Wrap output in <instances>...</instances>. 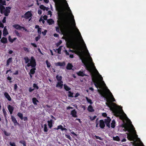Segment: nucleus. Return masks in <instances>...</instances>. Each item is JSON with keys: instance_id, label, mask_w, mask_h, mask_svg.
<instances>
[{"instance_id": "a18cd8bd", "label": "nucleus", "mask_w": 146, "mask_h": 146, "mask_svg": "<svg viewBox=\"0 0 146 146\" xmlns=\"http://www.w3.org/2000/svg\"><path fill=\"white\" fill-rule=\"evenodd\" d=\"M33 87L34 88H35L37 90L39 88V87L38 86L37 84L35 83L33 84Z\"/></svg>"}, {"instance_id": "9d476101", "label": "nucleus", "mask_w": 146, "mask_h": 146, "mask_svg": "<svg viewBox=\"0 0 146 146\" xmlns=\"http://www.w3.org/2000/svg\"><path fill=\"white\" fill-rule=\"evenodd\" d=\"M76 30H77V31L78 33V34L79 35L80 37V38H81V40L82 42H83L84 44V45H85V48H86V51L89 54V52H88V50L87 49L86 47V44L84 43V41L83 39H82V36L81 35V34H80V32H79L78 29L77 28H76Z\"/></svg>"}, {"instance_id": "cd10ccee", "label": "nucleus", "mask_w": 146, "mask_h": 146, "mask_svg": "<svg viewBox=\"0 0 146 146\" xmlns=\"http://www.w3.org/2000/svg\"><path fill=\"white\" fill-rule=\"evenodd\" d=\"M71 18L73 22V25L74 27H76V23L74 19V17L73 15L71 13Z\"/></svg>"}, {"instance_id": "b1692460", "label": "nucleus", "mask_w": 146, "mask_h": 146, "mask_svg": "<svg viewBox=\"0 0 146 146\" xmlns=\"http://www.w3.org/2000/svg\"><path fill=\"white\" fill-rule=\"evenodd\" d=\"M77 75L79 76H81L82 77L84 76H87L83 72L80 71L79 72L77 73Z\"/></svg>"}, {"instance_id": "ddd939ff", "label": "nucleus", "mask_w": 146, "mask_h": 146, "mask_svg": "<svg viewBox=\"0 0 146 146\" xmlns=\"http://www.w3.org/2000/svg\"><path fill=\"white\" fill-rule=\"evenodd\" d=\"M100 127L102 129H104L105 127V123L103 120H100L99 121Z\"/></svg>"}, {"instance_id": "a19ab883", "label": "nucleus", "mask_w": 146, "mask_h": 146, "mask_svg": "<svg viewBox=\"0 0 146 146\" xmlns=\"http://www.w3.org/2000/svg\"><path fill=\"white\" fill-rule=\"evenodd\" d=\"M62 46H60L59 48L58 49H57V52L58 53L60 54H61V51L62 48Z\"/></svg>"}, {"instance_id": "f03ea898", "label": "nucleus", "mask_w": 146, "mask_h": 146, "mask_svg": "<svg viewBox=\"0 0 146 146\" xmlns=\"http://www.w3.org/2000/svg\"><path fill=\"white\" fill-rule=\"evenodd\" d=\"M107 101L109 103L106 104L107 106L112 109L113 112L116 116L119 117L120 119L122 120H124L125 117H127L126 115L124 113L121 108L117 106L115 103L111 104L108 98Z\"/></svg>"}, {"instance_id": "f8f14e48", "label": "nucleus", "mask_w": 146, "mask_h": 146, "mask_svg": "<svg viewBox=\"0 0 146 146\" xmlns=\"http://www.w3.org/2000/svg\"><path fill=\"white\" fill-rule=\"evenodd\" d=\"M54 121L52 119H50V120H48L47 121L48 123V125L50 128H51L53 126V124L54 123Z\"/></svg>"}, {"instance_id": "3c124183", "label": "nucleus", "mask_w": 146, "mask_h": 146, "mask_svg": "<svg viewBox=\"0 0 146 146\" xmlns=\"http://www.w3.org/2000/svg\"><path fill=\"white\" fill-rule=\"evenodd\" d=\"M62 42L61 40H60L56 44V46L57 47H58L60 45Z\"/></svg>"}, {"instance_id": "aec40b11", "label": "nucleus", "mask_w": 146, "mask_h": 146, "mask_svg": "<svg viewBox=\"0 0 146 146\" xmlns=\"http://www.w3.org/2000/svg\"><path fill=\"white\" fill-rule=\"evenodd\" d=\"M8 34V32L7 31V29L6 28V27H5L3 31V36H6V35Z\"/></svg>"}, {"instance_id": "5fc2aeb1", "label": "nucleus", "mask_w": 146, "mask_h": 146, "mask_svg": "<svg viewBox=\"0 0 146 146\" xmlns=\"http://www.w3.org/2000/svg\"><path fill=\"white\" fill-rule=\"evenodd\" d=\"M37 30V32L38 33L39 35H40L41 34V28H38V29Z\"/></svg>"}, {"instance_id": "37998d69", "label": "nucleus", "mask_w": 146, "mask_h": 146, "mask_svg": "<svg viewBox=\"0 0 146 146\" xmlns=\"http://www.w3.org/2000/svg\"><path fill=\"white\" fill-rule=\"evenodd\" d=\"M46 63L47 65V67L49 68H50L51 66V64L50 62H48V60H46Z\"/></svg>"}, {"instance_id": "680f3d73", "label": "nucleus", "mask_w": 146, "mask_h": 146, "mask_svg": "<svg viewBox=\"0 0 146 146\" xmlns=\"http://www.w3.org/2000/svg\"><path fill=\"white\" fill-rule=\"evenodd\" d=\"M66 137L69 139L70 140L72 141V139L69 135H66Z\"/></svg>"}, {"instance_id": "8fccbe9b", "label": "nucleus", "mask_w": 146, "mask_h": 146, "mask_svg": "<svg viewBox=\"0 0 146 146\" xmlns=\"http://www.w3.org/2000/svg\"><path fill=\"white\" fill-rule=\"evenodd\" d=\"M96 116H94L93 117H90V118L91 121H93L96 118Z\"/></svg>"}, {"instance_id": "6e6d98bb", "label": "nucleus", "mask_w": 146, "mask_h": 146, "mask_svg": "<svg viewBox=\"0 0 146 146\" xmlns=\"http://www.w3.org/2000/svg\"><path fill=\"white\" fill-rule=\"evenodd\" d=\"M6 17H4L3 19L2 20V22L3 23H6Z\"/></svg>"}, {"instance_id": "864d4df0", "label": "nucleus", "mask_w": 146, "mask_h": 146, "mask_svg": "<svg viewBox=\"0 0 146 146\" xmlns=\"http://www.w3.org/2000/svg\"><path fill=\"white\" fill-rule=\"evenodd\" d=\"M23 49L25 51H26L27 52H29V49L26 47H24L23 48Z\"/></svg>"}, {"instance_id": "c85d7f7f", "label": "nucleus", "mask_w": 146, "mask_h": 146, "mask_svg": "<svg viewBox=\"0 0 146 146\" xmlns=\"http://www.w3.org/2000/svg\"><path fill=\"white\" fill-rule=\"evenodd\" d=\"M56 78L58 82H61L62 79V77L61 76H59L58 75H57L56 76Z\"/></svg>"}, {"instance_id": "2eb2a0df", "label": "nucleus", "mask_w": 146, "mask_h": 146, "mask_svg": "<svg viewBox=\"0 0 146 146\" xmlns=\"http://www.w3.org/2000/svg\"><path fill=\"white\" fill-rule=\"evenodd\" d=\"M77 112L75 110H74L71 111V115L72 116L74 117H78L77 115Z\"/></svg>"}, {"instance_id": "4d7b16f0", "label": "nucleus", "mask_w": 146, "mask_h": 146, "mask_svg": "<svg viewBox=\"0 0 146 146\" xmlns=\"http://www.w3.org/2000/svg\"><path fill=\"white\" fill-rule=\"evenodd\" d=\"M47 32V31L45 30L44 31L42 32V33L43 35L44 36L46 35V33Z\"/></svg>"}, {"instance_id": "473e14b6", "label": "nucleus", "mask_w": 146, "mask_h": 146, "mask_svg": "<svg viewBox=\"0 0 146 146\" xmlns=\"http://www.w3.org/2000/svg\"><path fill=\"white\" fill-rule=\"evenodd\" d=\"M64 89L67 91H68L70 90L71 88L67 85L64 84Z\"/></svg>"}, {"instance_id": "774afa93", "label": "nucleus", "mask_w": 146, "mask_h": 146, "mask_svg": "<svg viewBox=\"0 0 146 146\" xmlns=\"http://www.w3.org/2000/svg\"><path fill=\"white\" fill-rule=\"evenodd\" d=\"M23 119L24 121H26L28 120V118L26 117H23Z\"/></svg>"}, {"instance_id": "9b49d317", "label": "nucleus", "mask_w": 146, "mask_h": 146, "mask_svg": "<svg viewBox=\"0 0 146 146\" xmlns=\"http://www.w3.org/2000/svg\"><path fill=\"white\" fill-rule=\"evenodd\" d=\"M11 119L14 124V125H19V123L17 122L16 119L15 118V117L13 115H11Z\"/></svg>"}, {"instance_id": "4be33fe9", "label": "nucleus", "mask_w": 146, "mask_h": 146, "mask_svg": "<svg viewBox=\"0 0 146 146\" xmlns=\"http://www.w3.org/2000/svg\"><path fill=\"white\" fill-rule=\"evenodd\" d=\"M1 42L4 44H5L7 42V38L5 37H3L1 40Z\"/></svg>"}, {"instance_id": "0eeeda50", "label": "nucleus", "mask_w": 146, "mask_h": 146, "mask_svg": "<svg viewBox=\"0 0 146 146\" xmlns=\"http://www.w3.org/2000/svg\"><path fill=\"white\" fill-rule=\"evenodd\" d=\"M32 14L31 11H28L26 12L23 15L21 16L22 18H24L26 19H29V21H30L32 18Z\"/></svg>"}, {"instance_id": "bb28decb", "label": "nucleus", "mask_w": 146, "mask_h": 146, "mask_svg": "<svg viewBox=\"0 0 146 146\" xmlns=\"http://www.w3.org/2000/svg\"><path fill=\"white\" fill-rule=\"evenodd\" d=\"M17 39V38H13L12 39L10 36H9L8 37L9 40L10 42L12 43H13L14 41L16 40Z\"/></svg>"}, {"instance_id": "de8ad7c7", "label": "nucleus", "mask_w": 146, "mask_h": 146, "mask_svg": "<svg viewBox=\"0 0 146 146\" xmlns=\"http://www.w3.org/2000/svg\"><path fill=\"white\" fill-rule=\"evenodd\" d=\"M15 34L17 36H18V37H21V36L20 35V34L16 30H15Z\"/></svg>"}, {"instance_id": "13d9d810", "label": "nucleus", "mask_w": 146, "mask_h": 146, "mask_svg": "<svg viewBox=\"0 0 146 146\" xmlns=\"http://www.w3.org/2000/svg\"><path fill=\"white\" fill-rule=\"evenodd\" d=\"M17 86L16 84H14V90L15 91L16 90L17 88Z\"/></svg>"}, {"instance_id": "1a4fd4ad", "label": "nucleus", "mask_w": 146, "mask_h": 146, "mask_svg": "<svg viewBox=\"0 0 146 146\" xmlns=\"http://www.w3.org/2000/svg\"><path fill=\"white\" fill-rule=\"evenodd\" d=\"M111 120V119L109 117H107V119H105L104 123L106 124V126L109 128L110 127V123Z\"/></svg>"}, {"instance_id": "7ed1b4c3", "label": "nucleus", "mask_w": 146, "mask_h": 146, "mask_svg": "<svg viewBox=\"0 0 146 146\" xmlns=\"http://www.w3.org/2000/svg\"><path fill=\"white\" fill-rule=\"evenodd\" d=\"M6 5V1L5 0H0V12L1 14H4L6 17L10 13L11 7H5L4 5Z\"/></svg>"}, {"instance_id": "58836bf2", "label": "nucleus", "mask_w": 146, "mask_h": 146, "mask_svg": "<svg viewBox=\"0 0 146 146\" xmlns=\"http://www.w3.org/2000/svg\"><path fill=\"white\" fill-rule=\"evenodd\" d=\"M68 97H74V96H73V93L71 91H69L68 92Z\"/></svg>"}, {"instance_id": "4468645a", "label": "nucleus", "mask_w": 146, "mask_h": 146, "mask_svg": "<svg viewBox=\"0 0 146 146\" xmlns=\"http://www.w3.org/2000/svg\"><path fill=\"white\" fill-rule=\"evenodd\" d=\"M8 109L11 114H12L14 109V108L10 105H9L7 107Z\"/></svg>"}, {"instance_id": "49530a36", "label": "nucleus", "mask_w": 146, "mask_h": 146, "mask_svg": "<svg viewBox=\"0 0 146 146\" xmlns=\"http://www.w3.org/2000/svg\"><path fill=\"white\" fill-rule=\"evenodd\" d=\"M94 136V137H95V138L96 139H99L100 140H102V141L103 140V138H101V137H99L98 136L95 135Z\"/></svg>"}, {"instance_id": "f704fd0d", "label": "nucleus", "mask_w": 146, "mask_h": 146, "mask_svg": "<svg viewBox=\"0 0 146 146\" xmlns=\"http://www.w3.org/2000/svg\"><path fill=\"white\" fill-rule=\"evenodd\" d=\"M113 139L114 141H120V139L118 136H116L115 137H113Z\"/></svg>"}, {"instance_id": "0e129e2a", "label": "nucleus", "mask_w": 146, "mask_h": 146, "mask_svg": "<svg viewBox=\"0 0 146 146\" xmlns=\"http://www.w3.org/2000/svg\"><path fill=\"white\" fill-rule=\"evenodd\" d=\"M34 90V89H32L31 87H30L29 89V91L31 92Z\"/></svg>"}, {"instance_id": "a211bd4d", "label": "nucleus", "mask_w": 146, "mask_h": 146, "mask_svg": "<svg viewBox=\"0 0 146 146\" xmlns=\"http://www.w3.org/2000/svg\"><path fill=\"white\" fill-rule=\"evenodd\" d=\"M65 65V63L63 62H58L55 64V65L56 66H64Z\"/></svg>"}, {"instance_id": "72a5a7b5", "label": "nucleus", "mask_w": 146, "mask_h": 146, "mask_svg": "<svg viewBox=\"0 0 146 146\" xmlns=\"http://www.w3.org/2000/svg\"><path fill=\"white\" fill-rule=\"evenodd\" d=\"M115 121L114 120H113L112 121V122L111 123V127L112 128H114L115 127Z\"/></svg>"}, {"instance_id": "20e7f679", "label": "nucleus", "mask_w": 146, "mask_h": 146, "mask_svg": "<svg viewBox=\"0 0 146 146\" xmlns=\"http://www.w3.org/2000/svg\"><path fill=\"white\" fill-rule=\"evenodd\" d=\"M131 123L130 127L127 128L126 131H127L128 132L134 134L133 135L132 133H127V138L128 140L130 141H134L135 138H137L138 135L136 134V132L133 125L131 124Z\"/></svg>"}, {"instance_id": "423d86ee", "label": "nucleus", "mask_w": 146, "mask_h": 146, "mask_svg": "<svg viewBox=\"0 0 146 146\" xmlns=\"http://www.w3.org/2000/svg\"><path fill=\"white\" fill-rule=\"evenodd\" d=\"M36 65V63L35 60L33 57L32 56L31 58L29 63H28L27 66H25V68L27 69V66L28 67L31 66L32 68L30 70V72L29 73L31 74H33L35 73V70H36L35 67Z\"/></svg>"}, {"instance_id": "79ce46f5", "label": "nucleus", "mask_w": 146, "mask_h": 146, "mask_svg": "<svg viewBox=\"0 0 146 146\" xmlns=\"http://www.w3.org/2000/svg\"><path fill=\"white\" fill-rule=\"evenodd\" d=\"M40 8L44 11L45 10L46 7L44 6V5H41L40 6Z\"/></svg>"}, {"instance_id": "09e8293b", "label": "nucleus", "mask_w": 146, "mask_h": 146, "mask_svg": "<svg viewBox=\"0 0 146 146\" xmlns=\"http://www.w3.org/2000/svg\"><path fill=\"white\" fill-rule=\"evenodd\" d=\"M40 35H38V36L37 37H35V40L36 41H37L40 39Z\"/></svg>"}, {"instance_id": "5701e85b", "label": "nucleus", "mask_w": 146, "mask_h": 146, "mask_svg": "<svg viewBox=\"0 0 146 146\" xmlns=\"http://www.w3.org/2000/svg\"><path fill=\"white\" fill-rule=\"evenodd\" d=\"M73 66L72 64L70 63H68L66 67V68L67 70H70L72 69Z\"/></svg>"}, {"instance_id": "c9c22d12", "label": "nucleus", "mask_w": 146, "mask_h": 146, "mask_svg": "<svg viewBox=\"0 0 146 146\" xmlns=\"http://www.w3.org/2000/svg\"><path fill=\"white\" fill-rule=\"evenodd\" d=\"M48 129L47 127L46 124H45L44 125V132H47L48 131Z\"/></svg>"}, {"instance_id": "ea45409f", "label": "nucleus", "mask_w": 146, "mask_h": 146, "mask_svg": "<svg viewBox=\"0 0 146 146\" xmlns=\"http://www.w3.org/2000/svg\"><path fill=\"white\" fill-rule=\"evenodd\" d=\"M86 99L88 103H89L90 104H92L93 103L91 100L89 99L87 97H86Z\"/></svg>"}, {"instance_id": "393cba45", "label": "nucleus", "mask_w": 146, "mask_h": 146, "mask_svg": "<svg viewBox=\"0 0 146 146\" xmlns=\"http://www.w3.org/2000/svg\"><path fill=\"white\" fill-rule=\"evenodd\" d=\"M33 103L35 105H37V102H39V101L35 98H33L32 99Z\"/></svg>"}, {"instance_id": "412c9836", "label": "nucleus", "mask_w": 146, "mask_h": 146, "mask_svg": "<svg viewBox=\"0 0 146 146\" xmlns=\"http://www.w3.org/2000/svg\"><path fill=\"white\" fill-rule=\"evenodd\" d=\"M88 110L89 112H93L94 111V110L93 109L92 106L90 105H89L88 106Z\"/></svg>"}, {"instance_id": "bf43d9fd", "label": "nucleus", "mask_w": 146, "mask_h": 146, "mask_svg": "<svg viewBox=\"0 0 146 146\" xmlns=\"http://www.w3.org/2000/svg\"><path fill=\"white\" fill-rule=\"evenodd\" d=\"M31 44L34 47L36 48L37 47V45L35 43H31Z\"/></svg>"}, {"instance_id": "f257e3e1", "label": "nucleus", "mask_w": 146, "mask_h": 146, "mask_svg": "<svg viewBox=\"0 0 146 146\" xmlns=\"http://www.w3.org/2000/svg\"><path fill=\"white\" fill-rule=\"evenodd\" d=\"M85 65L86 70L91 73L92 80L95 87L98 89V92L102 97L106 99V101L107 102L106 103V105H107L106 104L107 103H109L107 101V98L110 100V102H111V104L114 103H112V102H115V100L110 90L108 89H107V90H105L101 91L98 89V88H100V84L98 81L96 77L92 74V70L91 68V66L87 64Z\"/></svg>"}, {"instance_id": "2f4dec72", "label": "nucleus", "mask_w": 146, "mask_h": 146, "mask_svg": "<svg viewBox=\"0 0 146 146\" xmlns=\"http://www.w3.org/2000/svg\"><path fill=\"white\" fill-rule=\"evenodd\" d=\"M24 59L25 61V63L26 64H28V63H29V61H30L31 60H30V59H29L28 57H24Z\"/></svg>"}, {"instance_id": "052dcab7", "label": "nucleus", "mask_w": 146, "mask_h": 146, "mask_svg": "<svg viewBox=\"0 0 146 146\" xmlns=\"http://www.w3.org/2000/svg\"><path fill=\"white\" fill-rule=\"evenodd\" d=\"M9 144L10 145H11V146H16L15 143L14 142H10Z\"/></svg>"}, {"instance_id": "e433bc0d", "label": "nucleus", "mask_w": 146, "mask_h": 146, "mask_svg": "<svg viewBox=\"0 0 146 146\" xmlns=\"http://www.w3.org/2000/svg\"><path fill=\"white\" fill-rule=\"evenodd\" d=\"M19 143L23 144V146H27L26 141L24 140H22L19 141Z\"/></svg>"}, {"instance_id": "338daca9", "label": "nucleus", "mask_w": 146, "mask_h": 146, "mask_svg": "<svg viewBox=\"0 0 146 146\" xmlns=\"http://www.w3.org/2000/svg\"><path fill=\"white\" fill-rule=\"evenodd\" d=\"M38 13L40 15L42 14V11L41 10L39 9L38 11Z\"/></svg>"}, {"instance_id": "7c9ffc66", "label": "nucleus", "mask_w": 146, "mask_h": 146, "mask_svg": "<svg viewBox=\"0 0 146 146\" xmlns=\"http://www.w3.org/2000/svg\"><path fill=\"white\" fill-rule=\"evenodd\" d=\"M17 116L20 118L22 120L23 119V114L20 113L18 112L17 114Z\"/></svg>"}, {"instance_id": "c756f323", "label": "nucleus", "mask_w": 146, "mask_h": 146, "mask_svg": "<svg viewBox=\"0 0 146 146\" xmlns=\"http://www.w3.org/2000/svg\"><path fill=\"white\" fill-rule=\"evenodd\" d=\"M2 110L5 118L6 119L7 118V113L4 108H3Z\"/></svg>"}, {"instance_id": "f3484780", "label": "nucleus", "mask_w": 146, "mask_h": 146, "mask_svg": "<svg viewBox=\"0 0 146 146\" xmlns=\"http://www.w3.org/2000/svg\"><path fill=\"white\" fill-rule=\"evenodd\" d=\"M4 95L5 97L7 98L9 101H11V98L8 93L5 92L4 93Z\"/></svg>"}, {"instance_id": "6ab92c4d", "label": "nucleus", "mask_w": 146, "mask_h": 146, "mask_svg": "<svg viewBox=\"0 0 146 146\" xmlns=\"http://www.w3.org/2000/svg\"><path fill=\"white\" fill-rule=\"evenodd\" d=\"M12 58L11 57L9 58L7 60V63L6 66H8L10 64V63L12 62Z\"/></svg>"}, {"instance_id": "69168bd1", "label": "nucleus", "mask_w": 146, "mask_h": 146, "mask_svg": "<svg viewBox=\"0 0 146 146\" xmlns=\"http://www.w3.org/2000/svg\"><path fill=\"white\" fill-rule=\"evenodd\" d=\"M43 20H47V16L46 15H44L43 17Z\"/></svg>"}, {"instance_id": "c03bdc74", "label": "nucleus", "mask_w": 146, "mask_h": 146, "mask_svg": "<svg viewBox=\"0 0 146 146\" xmlns=\"http://www.w3.org/2000/svg\"><path fill=\"white\" fill-rule=\"evenodd\" d=\"M4 134L7 136H9L10 135V134H11V133H8V132H7L6 131H4Z\"/></svg>"}, {"instance_id": "e2e57ef3", "label": "nucleus", "mask_w": 146, "mask_h": 146, "mask_svg": "<svg viewBox=\"0 0 146 146\" xmlns=\"http://www.w3.org/2000/svg\"><path fill=\"white\" fill-rule=\"evenodd\" d=\"M102 115L104 117H106L107 116V114L106 113H102Z\"/></svg>"}, {"instance_id": "603ef678", "label": "nucleus", "mask_w": 146, "mask_h": 146, "mask_svg": "<svg viewBox=\"0 0 146 146\" xmlns=\"http://www.w3.org/2000/svg\"><path fill=\"white\" fill-rule=\"evenodd\" d=\"M7 80H9V82L10 83H11L12 82V81H11V80H12V78L11 77H10L9 76H8L7 78Z\"/></svg>"}, {"instance_id": "4c0bfd02", "label": "nucleus", "mask_w": 146, "mask_h": 146, "mask_svg": "<svg viewBox=\"0 0 146 146\" xmlns=\"http://www.w3.org/2000/svg\"><path fill=\"white\" fill-rule=\"evenodd\" d=\"M63 128V127L61 125H58L57 126V127L56 128H54V129L58 130L59 129H60L62 131V129Z\"/></svg>"}, {"instance_id": "6e6552de", "label": "nucleus", "mask_w": 146, "mask_h": 146, "mask_svg": "<svg viewBox=\"0 0 146 146\" xmlns=\"http://www.w3.org/2000/svg\"><path fill=\"white\" fill-rule=\"evenodd\" d=\"M13 27L17 30H21L22 29L26 31L27 29L23 27H21L18 24H15L13 25Z\"/></svg>"}, {"instance_id": "a878e982", "label": "nucleus", "mask_w": 146, "mask_h": 146, "mask_svg": "<svg viewBox=\"0 0 146 146\" xmlns=\"http://www.w3.org/2000/svg\"><path fill=\"white\" fill-rule=\"evenodd\" d=\"M47 22L49 25H51L54 23V21L52 19H50L48 20Z\"/></svg>"}, {"instance_id": "dca6fc26", "label": "nucleus", "mask_w": 146, "mask_h": 146, "mask_svg": "<svg viewBox=\"0 0 146 146\" xmlns=\"http://www.w3.org/2000/svg\"><path fill=\"white\" fill-rule=\"evenodd\" d=\"M63 82L62 81L58 82L56 84V87H60V88H62L63 86Z\"/></svg>"}, {"instance_id": "39448f33", "label": "nucleus", "mask_w": 146, "mask_h": 146, "mask_svg": "<svg viewBox=\"0 0 146 146\" xmlns=\"http://www.w3.org/2000/svg\"><path fill=\"white\" fill-rule=\"evenodd\" d=\"M57 25L58 26L55 27L56 31L58 33H60L62 27L66 25V23L62 17H59L57 21Z\"/></svg>"}]
</instances>
